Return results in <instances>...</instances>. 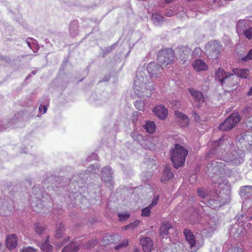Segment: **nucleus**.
<instances>
[{
    "instance_id": "56",
    "label": "nucleus",
    "mask_w": 252,
    "mask_h": 252,
    "mask_svg": "<svg viewBox=\"0 0 252 252\" xmlns=\"http://www.w3.org/2000/svg\"><path fill=\"white\" fill-rule=\"evenodd\" d=\"M192 116L195 121H197L199 120L200 117L195 111H193L192 113Z\"/></svg>"
},
{
    "instance_id": "60",
    "label": "nucleus",
    "mask_w": 252,
    "mask_h": 252,
    "mask_svg": "<svg viewBox=\"0 0 252 252\" xmlns=\"http://www.w3.org/2000/svg\"><path fill=\"white\" fill-rule=\"evenodd\" d=\"M197 214H198V213L197 212L196 210H194V212L193 214H192V215L195 216Z\"/></svg>"
},
{
    "instance_id": "52",
    "label": "nucleus",
    "mask_w": 252,
    "mask_h": 252,
    "mask_svg": "<svg viewBox=\"0 0 252 252\" xmlns=\"http://www.w3.org/2000/svg\"><path fill=\"white\" fill-rule=\"evenodd\" d=\"M139 112H135L132 114V121L133 123L136 122L138 120V116H139Z\"/></svg>"
},
{
    "instance_id": "27",
    "label": "nucleus",
    "mask_w": 252,
    "mask_h": 252,
    "mask_svg": "<svg viewBox=\"0 0 252 252\" xmlns=\"http://www.w3.org/2000/svg\"><path fill=\"white\" fill-rule=\"evenodd\" d=\"M152 20L155 25L159 26L163 22L164 18L160 14L155 12L152 15Z\"/></svg>"
},
{
    "instance_id": "23",
    "label": "nucleus",
    "mask_w": 252,
    "mask_h": 252,
    "mask_svg": "<svg viewBox=\"0 0 252 252\" xmlns=\"http://www.w3.org/2000/svg\"><path fill=\"white\" fill-rule=\"evenodd\" d=\"M194 69L197 71H204L208 69L207 64L201 60H196L192 63Z\"/></svg>"
},
{
    "instance_id": "38",
    "label": "nucleus",
    "mask_w": 252,
    "mask_h": 252,
    "mask_svg": "<svg viewBox=\"0 0 252 252\" xmlns=\"http://www.w3.org/2000/svg\"><path fill=\"white\" fill-rule=\"evenodd\" d=\"M34 229L36 233L41 234L45 230V227L40 223H37L35 224Z\"/></svg>"
},
{
    "instance_id": "19",
    "label": "nucleus",
    "mask_w": 252,
    "mask_h": 252,
    "mask_svg": "<svg viewBox=\"0 0 252 252\" xmlns=\"http://www.w3.org/2000/svg\"><path fill=\"white\" fill-rule=\"evenodd\" d=\"M183 233L186 237V240L189 244L190 247L191 248L195 247L196 243V240L195 239L194 235L191 230L188 228H186L184 230Z\"/></svg>"
},
{
    "instance_id": "31",
    "label": "nucleus",
    "mask_w": 252,
    "mask_h": 252,
    "mask_svg": "<svg viewBox=\"0 0 252 252\" xmlns=\"http://www.w3.org/2000/svg\"><path fill=\"white\" fill-rule=\"evenodd\" d=\"M78 22L77 21H73L69 26V32L72 37L75 36L78 33Z\"/></svg>"
},
{
    "instance_id": "3",
    "label": "nucleus",
    "mask_w": 252,
    "mask_h": 252,
    "mask_svg": "<svg viewBox=\"0 0 252 252\" xmlns=\"http://www.w3.org/2000/svg\"><path fill=\"white\" fill-rule=\"evenodd\" d=\"M32 194L36 199V200L35 201V203H32L34 211L41 215L47 214L48 212H50L51 210L55 215L59 214L62 212V207L60 205L54 204L50 209L49 208L50 205L52 204V202L50 196H47L45 198L46 200H48V203L44 204L46 203V202L44 200H40V197H42L43 199L44 197L42 194L41 189L40 187L37 186L33 188L32 189Z\"/></svg>"
},
{
    "instance_id": "57",
    "label": "nucleus",
    "mask_w": 252,
    "mask_h": 252,
    "mask_svg": "<svg viewBox=\"0 0 252 252\" xmlns=\"http://www.w3.org/2000/svg\"><path fill=\"white\" fill-rule=\"evenodd\" d=\"M233 252H243V250L239 247H234Z\"/></svg>"
},
{
    "instance_id": "36",
    "label": "nucleus",
    "mask_w": 252,
    "mask_h": 252,
    "mask_svg": "<svg viewBox=\"0 0 252 252\" xmlns=\"http://www.w3.org/2000/svg\"><path fill=\"white\" fill-rule=\"evenodd\" d=\"M49 237H47V239L45 242H44L40 246V248L42 251L44 252H50L52 251L53 247L49 244L48 239Z\"/></svg>"
},
{
    "instance_id": "34",
    "label": "nucleus",
    "mask_w": 252,
    "mask_h": 252,
    "mask_svg": "<svg viewBox=\"0 0 252 252\" xmlns=\"http://www.w3.org/2000/svg\"><path fill=\"white\" fill-rule=\"evenodd\" d=\"M26 42L29 48L31 49L33 52L35 53L39 49V46L34 39L32 38L28 39L26 41Z\"/></svg>"
},
{
    "instance_id": "48",
    "label": "nucleus",
    "mask_w": 252,
    "mask_h": 252,
    "mask_svg": "<svg viewBox=\"0 0 252 252\" xmlns=\"http://www.w3.org/2000/svg\"><path fill=\"white\" fill-rule=\"evenodd\" d=\"M119 217L120 218V220L124 219L127 220L129 217V214L127 213H120L118 215Z\"/></svg>"
},
{
    "instance_id": "16",
    "label": "nucleus",
    "mask_w": 252,
    "mask_h": 252,
    "mask_svg": "<svg viewBox=\"0 0 252 252\" xmlns=\"http://www.w3.org/2000/svg\"><path fill=\"white\" fill-rule=\"evenodd\" d=\"M155 115L158 117L160 119H165L168 115V110L163 105H158L155 107L153 110Z\"/></svg>"
},
{
    "instance_id": "6",
    "label": "nucleus",
    "mask_w": 252,
    "mask_h": 252,
    "mask_svg": "<svg viewBox=\"0 0 252 252\" xmlns=\"http://www.w3.org/2000/svg\"><path fill=\"white\" fill-rule=\"evenodd\" d=\"M188 151L179 144H176L171 151V158L176 168L182 166L185 163Z\"/></svg>"
},
{
    "instance_id": "51",
    "label": "nucleus",
    "mask_w": 252,
    "mask_h": 252,
    "mask_svg": "<svg viewBox=\"0 0 252 252\" xmlns=\"http://www.w3.org/2000/svg\"><path fill=\"white\" fill-rule=\"evenodd\" d=\"M47 110V107L45 105H40L39 108V111L41 114H44L46 112Z\"/></svg>"
},
{
    "instance_id": "61",
    "label": "nucleus",
    "mask_w": 252,
    "mask_h": 252,
    "mask_svg": "<svg viewBox=\"0 0 252 252\" xmlns=\"http://www.w3.org/2000/svg\"><path fill=\"white\" fill-rule=\"evenodd\" d=\"M133 252H139V250H138V249L135 248V249L134 250V251H133Z\"/></svg>"
},
{
    "instance_id": "12",
    "label": "nucleus",
    "mask_w": 252,
    "mask_h": 252,
    "mask_svg": "<svg viewBox=\"0 0 252 252\" xmlns=\"http://www.w3.org/2000/svg\"><path fill=\"white\" fill-rule=\"evenodd\" d=\"M220 46L218 41H211L206 45L205 52L206 54L211 58H216L220 53Z\"/></svg>"
},
{
    "instance_id": "45",
    "label": "nucleus",
    "mask_w": 252,
    "mask_h": 252,
    "mask_svg": "<svg viewBox=\"0 0 252 252\" xmlns=\"http://www.w3.org/2000/svg\"><path fill=\"white\" fill-rule=\"evenodd\" d=\"M20 252H36V251L35 249L28 247L20 249Z\"/></svg>"
},
{
    "instance_id": "29",
    "label": "nucleus",
    "mask_w": 252,
    "mask_h": 252,
    "mask_svg": "<svg viewBox=\"0 0 252 252\" xmlns=\"http://www.w3.org/2000/svg\"><path fill=\"white\" fill-rule=\"evenodd\" d=\"M180 58L184 61L183 63L186 61V59L188 58L190 55V50L187 47H182L180 49Z\"/></svg>"
},
{
    "instance_id": "18",
    "label": "nucleus",
    "mask_w": 252,
    "mask_h": 252,
    "mask_svg": "<svg viewBox=\"0 0 252 252\" xmlns=\"http://www.w3.org/2000/svg\"><path fill=\"white\" fill-rule=\"evenodd\" d=\"M140 242L145 252H150L152 250L153 242L149 237H142Z\"/></svg>"
},
{
    "instance_id": "10",
    "label": "nucleus",
    "mask_w": 252,
    "mask_h": 252,
    "mask_svg": "<svg viewBox=\"0 0 252 252\" xmlns=\"http://www.w3.org/2000/svg\"><path fill=\"white\" fill-rule=\"evenodd\" d=\"M174 60V53L172 49H165L159 52L158 61L160 65L166 66L170 64Z\"/></svg>"
},
{
    "instance_id": "46",
    "label": "nucleus",
    "mask_w": 252,
    "mask_h": 252,
    "mask_svg": "<svg viewBox=\"0 0 252 252\" xmlns=\"http://www.w3.org/2000/svg\"><path fill=\"white\" fill-rule=\"evenodd\" d=\"M116 236H112V235H108L104 239V241L106 242L105 244H108L109 243H113V241L112 240L113 239V238L116 237Z\"/></svg>"
},
{
    "instance_id": "35",
    "label": "nucleus",
    "mask_w": 252,
    "mask_h": 252,
    "mask_svg": "<svg viewBox=\"0 0 252 252\" xmlns=\"http://www.w3.org/2000/svg\"><path fill=\"white\" fill-rule=\"evenodd\" d=\"M26 42L29 48L31 49L33 52L35 53L39 49V46L34 39L32 38L28 39L26 41Z\"/></svg>"
},
{
    "instance_id": "37",
    "label": "nucleus",
    "mask_w": 252,
    "mask_h": 252,
    "mask_svg": "<svg viewBox=\"0 0 252 252\" xmlns=\"http://www.w3.org/2000/svg\"><path fill=\"white\" fill-rule=\"evenodd\" d=\"M99 169L97 164H92L88 167L87 172L89 174H96L98 172Z\"/></svg>"
},
{
    "instance_id": "11",
    "label": "nucleus",
    "mask_w": 252,
    "mask_h": 252,
    "mask_svg": "<svg viewBox=\"0 0 252 252\" xmlns=\"http://www.w3.org/2000/svg\"><path fill=\"white\" fill-rule=\"evenodd\" d=\"M131 137L134 140L137 141L144 149L153 150L155 148V143L153 142V138L151 137L144 138L142 135L137 133L136 132L132 133Z\"/></svg>"
},
{
    "instance_id": "41",
    "label": "nucleus",
    "mask_w": 252,
    "mask_h": 252,
    "mask_svg": "<svg viewBox=\"0 0 252 252\" xmlns=\"http://www.w3.org/2000/svg\"><path fill=\"white\" fill-rule=\"evenodd\" d=\"M144 102L142 100H137L135 102V106L139 110L143 111L144 110Z\"/></svg>"
},
{
    "instance_id": "25",
    "label": "nucleus",
    "mask_w": 252,
    "mask_h": 252,
    "mask_svg": "<svg viewBox=\"0 0 252 252\" xmlns=\"http://www.w3.org/2000/svg\"><path fill=\"white\" fill-rule=\"evenodd\" d=\"M235 75L242 78H247L249 75L250 71L248 69L234 68L232 70Z\"/></svg>"
},
{
    "instance_id": "24",
    "label": "nucleus",
    "mask_w": 252,
    "mask_h": 252,
    "mask_svg": "<svg viewBox=\"0 0 252 252\" xmlns=\"http://www.w3.org/2000/svg\"><path fill=\"white\" fill-rule=\"evenodd\" d=\"M158 199L159 195H157L154 198L152 201V202L149 205L148 207L142 209L141 215L144 217H147L149 216L150 215L151 208L158 203Z\"/></svg>"
},
{
    "instance_id": "47",
    "label": "nucleus",
    "mask_w": 252,
    "mask_h": 252,
    "mask_svg": "<svg viewBox=\"0 0 252 252\" xmlns=\"http://www.w3.org/2000/svg\"><path fill=\"white\" fill-rule=\"evenodd\" d=\"M244 61H248L252 60V49H251L247 55L242 59Z\"/></svg>"
},
{
    "instance_id": "9",
    "label": "nucleus",
    "mask_w": 252,
    "mask_h": 252,
    "mask_svg": "<svg viewBox=\"0 0 252 252\" xmlns=\"http://www.w3.org/2000/svg\"><path fill=\"white\" fill-rule=\"evenodd\" d=\"M240 120V117L237 113H232L220 125L219 129L222 131H229L235 127Z\"/></svg>"
},
{
    "instance_id": "26",
    "label": "nucleus",
    "mask_w": 252,
    "mask_h": 252,
    "mask_svg": "<svg viewBox=\"0 0 252 252\" xmlns=\"http://www.w3.org/2000/svg\"><path fill=\"white\" fill-rule=\"evenodd\" d=\"M173 176V174L171 172L170 167L166 165L163 170L162 175L161 178V181L164 182L166 181L169 180L171 179Z\"/></svg>"
},
{
    "instance_id": "33",
    "label": "nucleus",
    "mask_w": 252,
    "mask_h": 252,
    "mask_svg": "<svg viewBox=\"0 0 252 252\" xmlns=\"http://www.w3.org/2000/svg\"><path fill=\"white\" fill-rule=\"evenodd\" d=\"M78 250V245L76 243L72 242L65 246L62 250V252H76Z\"/></svg>"
},
{
    "instance_id": "50",
    "label": "nucleus",
    "mask_w": 252,
    "mask_h": 252,
    "mask_svg": "<svg viewBox=\"0 0 252 252\" xmlns=\"http://www.w3.org/2000/svg\"><path fill=\"white\" fill-rule=\"evenodd\" d=\"M176 13L174 10H173L172 9H169V10H167L165 12V14L166 16L170 17V16H173Z\"/></svg>"
},
{
    "instance_id": "55",
    "label": "nucleus",
    "mask_w": 252,
    "mask_h": 252,
    "mask_svg": "<svg viewBox=\"0 0 252 252\" xmlns=\"http://www.w3.org/2000/svg\"><path fill=\"white\" fill-rule=\"evenodd\" d=\"M96 243L97 242L95 240H92L88 243L87 247L88 248H91L93 247L96 244Z\"/></svg>"
},
{
    "instance_id": "54",
    "label": "nucleus",
    "mask_w": 252,
    "mask_h": 252,
    "mask_svg": "<svg viewBox=\"0 0 252 252\" xmlns=\"http://www.w3.org/2000/svg\"><path fill=\"white\" fill-rule=\"evenodd\" d=\"M98 156L95 153H93L91 156L88 158V159L90 161L91 159L97 160Z\"/></svg>"
},
{
    "instance_id": "7",
    "label": "nucleus",
    "mask_w": 252,
    "mask_h": 252,
    "mask_svg": "<svg viewBox=\"0 0 252 252\" xmlns=\"http://www.w3.org/2000/svg\"><path fill=\"white\" fill-rule=\"evenodd\" d=\"M224 163L220 162H218L217 161H213L211 163L210 167H208V170L210 172H212L215 175L211 178H212V181L213 183L215 184H218L220 188H223V184L225 186H227V181H223V183L221 182H219V181H215L213 178H215L218 177H220V173L222 172V170H224V169L223 167L224 166Z\"/></svg>"
},
{
    "instance_id": "58",
    "label": "nucleus",
    "mask_w": 252,
    "mask_h": 252,
    "mask_svg": "<svg viewBox=\"0 0 252 252\" xmlns=\"http://www.w3.org/2000/svg\"><path fill=\"white\" fill-rule=\"evenodd\" d=\"M214 2L219 6L223 4L222 2H220V0H214Z\"/></svg>"
},
{
    "instance_id": "21",
    "label": "nucleus",
    "mask_w": 252,
    "mask_h": 252,
    "mask_svg": "<svg viewBox=\"0 0 252 252\" xmlns=\"http://www.w3.org/2000/svg\"><path fill=\"white\" fill-rule=\"evenodd\" d=\"M76 197L75 198L74 202L73 203L76 206L81 208L88 207L87 205L88 201L86 197L82 196L81 195L76 194Z\"/></svg>"
},
{
    "instance_id": "40",
    "label": "nucleus",
    "mask_w": 252,
    "mask_h": 252,
    "mask_svg": "<svg viewBox=\"0 0 252 252\" xmlns=\"http://www.w3.org/2000/svg\"><path fill=\"white\" fill-rule=\"evenodd\" d=\"M129 244V241L127 239L123 240L122 242L119 244L117 246L115 247V249L117 250L122 249L123 248L126 247Z\"/></svg>"
},
{
    "instance_id": "2",
    "label": "nucleus",
    "mask_w": 252,
    "mask_h": 252,
    "mask_svg": "<svg viewBox=\"0 0 252 252\" xmlns=\"http://www.w3.org/2000/svg\"><path fill=\"white\" fill-rule=\"evenodd\" d=\"M231 145H226L223 137L213 142L212 148L210 150L209 157L211 155H217V157L224 161L227 165H238L244 161L245 153L240 149L230 153H229Z\"/></svg>"
},
{
    "instance_id": "1",
    "label": "nucleus",
    "mask_w": 252,
    "mask_h": 252,
    "mask_svg": "<svg viewBox=\"0 0 252 252\" xmlns=\"http://www.w3.org/2000/svg\"><path fill=\"white\" fill-rule=\"evenodd\" d=\"M161 66L156 62H151L147 69L137 71L133 88L135 95L138 97H149L151 95L153 87L150 78L160 77Z\"/></svg>"
},
{
    "instance_id": "64",
    "label": "nucleus",
    "mask_w": 252,
    "mask_h": 252,
    "mask_svg": "<svg viewBox=\"0 0 252 252\" xmlns=\"http://www.w3.org/2000/svg\"><path fill=\"white\" fill-rule=\"evenodd\" d=\"M6 128H7V127H4V128H1V130H3V129L4 130V129H6Z\"/></svg>"
},
{
    "instance_id": "39",
    "label": "nucleus",
    "mask_w": 252,
    "mask_h": 252,
    "mask_svg": "<svg viewBox=\"0 0 252 252\" xmlns=\"http://www.w3.org/2000/svg\"><path fill=\"white\" fill-rule=\"evenodd\" d=\"M64 229V225L62 223H61L56 231V233L55 234V237L57 238H60V237H61L62 236Z\"/></svg>"
},
{
    "instance_id": "14",
    "label": "nucleus",
    "mask_w": 252,
    "mask_h": 252,
    "mask_svg": "<svg viewBox=\"0 0 252 252\" xmlns=\"http://www.w3.org/2000/svg\"><path fill=\"white\" fill-rule=\"evenodd\" d=\"M188 90L194 100L196 106L200 107L201 105L204 102V98L202 93L191 88H189Z\"/></svg>"
},
{
    "instance_id": "22",
    "label": "nucleus",
    "mask_w": 252,
    "mask_h": 252,
    "mask_svg": "<svg viewBox=\"0 0 252 252\" xmlns=\"http://www.w3.org/2000/svg\"><path fill=\"white\" fill-rule=\"evenodd\" d=\"M6 245L9 250H13L17 245V238L15 234H10L7 236Z\"/></svg>"
},
{
    "instance_id": "49",
    "label": "nucleus",
    "mask_w": 252,
    "mask_h": 252,
    "mask_svg": "<svg viewBox=\"0 0 252 252\" xmlns=\"http://www.w3.org/2000/svg\"><path fill=\"white\" fill-rule=\"evenodd\" d=\"M193 55L201 56L202 54V50L200 48H196L192 53Z\"/></svg>"
},
{
    "instance_id": "28",
    "label": "nucleus",
    "mask_w": 252,
    "mask_h": 252,
    "mask_svg": "<svg viewBox=\"0 0 252 252\" xmlns=\"http://www.w3.org/2000/svg\"><path fill=\"white\" fill-rule=\"evenodd\" d=\"M247 21L240 20L236 25V31L238 34H242V32L246 29L247 27Z\"/></svg>"
},
{
    "instance_id": "44",
    "label": "nucleus",
    "mask_w": 252,
    "mask_h": 252,
    "mask_svg": "<svg viewBox=\"0 0 252 252\" xmlns=\"http://www.w3.org/2000/svg\"><path fill=\"white\" fill-rule=\"evenodd\" d=\"M138 222H140V221H133L130 224L122 227V229L124 230H128L130 229H133L134 227H137L138 225Z\"/></svg>"
},
{
    "instance_id": "5",
    "label": "nucleus",
    "mask_w": 252,
    "mask_h": 252,
    "mask_svg": "<svg viewBox=\"0 0 252 252\" xmlns=\"http://www.w3.org/2000/svg\"><path fill=\"white\" fill-rule=\"evenodd\" d=\"M215 78L220 81L226 92H231L235 89L239 82L238 76L225 71L221 68H219L216 71Z\"/></svg>"
},
{
    "instance_id": "8",
    "label": "nucleus",
    "mask_w": 252,
    "mask_h": 252,
    "mask_svg": "<svg viewBox=\"0 0 252 252\" xmlns=\"http://www.w3.org/2000/svg\"><path fill=\"white\" fill-rule=\"evenodd\" d=\"M198 195L203 198L202 202H203L207 206L216 209L221 206L222 203L220 199V197L218 195L215 196L214 198H211L206 196V193L202 189H198L197 190Z\"/></svg>"
},
{
    "instance_id": "63",
    "label": "nucleus",
    "mask_w": 252,
    "mask_h": 252,
    "mask_svg": "<svg viewBox=\"0 0 252 252\" xmlns=\"http://www.w3.org/2000/svg\"><path fill=\"white\" fill-rule=\"evenodd\" d=\"M35 73H36V71H32V73L33 74H35Z\"/></svg>"
},
{
    "instance_id": "53",
    "label": "nucleus",
    "mask_w": 252,
    "mask_h": 252,
    "mask_svg": "<svg viewBox=\"0 0 252 252\" xmlns=\"http://www.w3.org/2000/svg\"><path fill=\"white\" fill-rule=\"evenodd\" d=\"M143 174L144 173L142 174V179L144 181L148 180L149 179H150L151 176H152V173L151 172H148L147 173V176H146L145 177H144Z\"/></svg>"
},
{
    "instance_id": "43",
    "label": "nucleus",
    "mask_w": 252,
    "mask_h": 252,
    "mask_svg": "<svg viewBox=\"0 0 252 252\" xmlns=\"http://www.w3.org/2000/svg\"><path fill=\"white\" fill-rule=\"evenodd\" d=\"M242 32L244 33L246 37L249 39L252 38V28L250 27L247 29L245 30Z\"/></svg>"
},
{
    "instance_id": "42",
    "label": "nucleus",
    "mask_w": 252,
    "mask_h": 252,
    "mask_svg": "<svg viewBox=\"0 0 252 252\" xmlns=\"http://www.w3.org/2000/svg\"><path fill=\"white\" fill-rule=\"evenodd\" d=\"M235 219L236 220H252V217L248 216L246 215H244L243 214H239L238 215L236 218Z\"/></svg>"
},
{
    "instance_id": "62",
    "label": "nucleus",
    "mask_w": 252,
    "mask_h": 252,
    "mask_svg": "<svg viewBox=\"0 0 252 252\" xmlns=\"http://www.w3.org/2000/svg\"><path fill=\"white\" fill-rule=\"evenodd\" d=\"M2 247V244L0 243V251L1 250V248Z\"/></svg>"
},
{
    "instance_id": "13",
    "label": "nucleus",
    "mask_w": 252,
    "mask_h": 252,
    "mask_svg": "<svg viewBox=\"0 0 252 252\" xmlns=\"http://www.w3.org/2000/svg\"><path fill=\"white\" fill-rule=\"evenodd\" d=\"M112 170L109 166H106L102 170L101 179L108 186H112L113 185L114 182L112 179Z\"/></svg>"
},
{
    "instance_id": "17",
    "label": "nucleus",
    "mask_w": 252,
    "mask_h": 252,
    "mask_svg": "<svg viewBox=\"0 0 252 252\" xmlns=\"http://www.w3.org/2000/svg\"><path fill=\"white\" fill-rule=\"evenodd\" d=\"M240 195L244 199H252V186H245L240 189Z\"/></svg>"
},
{
    "instance_id": "4",
    "label": "nucleus",
    "mask_w": 252,
    "mask_h": 252,
    "mask_svg": "<svg viewBox=\"0 0 252 252\" xmlns=\"http://www.w3.org/2000/svg\"><path fill=\"white\" fill-rule=\"evenodd\" d=\"M242 113L247 117L245 120L246 126L251 131H243L240 134L236 136V141L240 143H237L238 147L240 146L242 148L245 147L249 151L252 150V108L251 106H247L242 110Z\"/></svg>"
},
{
    "instance_id": "20",
    "label": "nucleus",
    "mask_w": 252,
    "mask_h": 252,
    "mask_svg": "<svg viewBox=\"0 0 252 252\" xmlns=\"http://www.w3.org/2000/svg\"><path fill=\"white\" fill-rule=\"evenodd\" d=\"M13 209V206L11 201L10 203L4 202L2 207H0V214L3 216H9L12 213Z\"/></svg>"
},
{
    "instance_id": "30",
    "label": "nucleus",
    "mask_w": 252,
    "mask_h": 252,
    "mask_svg": "<svg viewBox=\"0 0 252 252\" xmlns=\"http://www.w3.org/2000/svg\"><path fill=\"white\" fill-rule=\"evenodd\" d=\"M146 131L149 133H153L156 129V125L153 121H148L143 126Z\"/></svg>"
},
{
    "instance_id": "59",
    "label": "nucleus",
    "mask_w": 252,
    "mask_h": 252,
    "mask_svg": "<svg viewBox=\"0 0 252 252\" xmlns=\"http://www.w3.org/2000/svg\"><path fill=\"white\" fill-rule=\"evenodd\" d=\"M247 95L249 96L252 95V87L251 88L249 91L248 92Z\"/></svg>"
},
{
    "instance_id": "15",
    "label": "nucleus",
    "mask_w": 252,
    "mask_h": 252,
    "mask_svg": "<svg viewBox=\"0 0 252 252\" xmlns=\"http://www.w3.org/2000/svg\"><path fill=\"white\" fill-rule=\"evenodd\" d=\"M175 114L179 125L183 127L188 126L189 123V120L186 115L178 111H176Z\"/></svg>"
},
{
    "instance_id": "32",
    "label": "nucleus",
    "mask_w": 252,
    "mask_h": 252,
    "mask_svg": "<svg viewBox=\"0 0 252 252\" xmlns=\"http://www.w3.org/2000/svg\"><path fill=\"white\" fill-rule=\"evenodd\" d=\"M172 227V225L168 221L163 223L159 229V234L161 236L167 235L168 230Z\"/></svg>"
}]
</instances>
